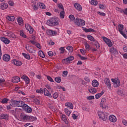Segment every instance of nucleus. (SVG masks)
I'll use <instances>...</instances> for the list:
<instances>
[{
    "instance_id": "nucleus-59",
    "label": "nucleus",
    "mask_w": 127,
    "mask_h": 127,
    "mask_svg": "<svg viewBox=\"0 0 127 127\" xmlns=\"http://www.w3.org/2000/svg\"><path fill=\"white\" fill-rule=\"evenodd\" d=\"M35 45L37 48H39V49H41V46H40V44H39V43H36Z\"/></svg>"
},
{
    "instance_id": "nucleus-57",
    "label": "nucleus",
    "mask_w": 127,
    "mask_h": 127,
    "mask_svg": "<svg viewBox=\"0 0 127 127\" xmlns=\"http://www.w3.org/2000/svg\"><path fill=\"white\" fill-rule=\"evenodd\" d=\"M58 7L61 8L62 10H64V7H63V4L62 3H60L58 4Z\"/></svg>"
},
{
    "instance_id": "nucleus-26",
    "label": "nucleus",
    "mask_w": 127,
    "mask_h": 127,
    "mask_svg": "<svg viewBox=\"0 0 127 127\" xmlns=\"http://www.w3.org/2000/svg\"><path fill=\"white\" fill-rule=\"evenodd\" d=\"M62 120L64 121V122H65L66 125H67L68 122L67 121V119H66V115H63L62 116Z\"/></svg>"
},
{
    "instance_id": "nucleus-24",
    "label": "nucleus",
    "mask_w": 127,
    "mask_h": 127,
    "mask_svg": "<svg viewBox=\"0 0 127 127\" xmlns=\"http://www.w3.org/2000/svg\"><path fill=\"white\" fill-rule=\"evenodd\" d=\"M92 85L93 87H98L99 86V82H98V80L94 79L92 82Z\"/></svg>"
},
{
    "instance_id": "nucleus-9",
    "label": "nucleus",
    "mask_w": 127,
    "mask_h": 127,
    "mask_svg": "<svg viewBox=\"0 0 127 127\" xmlns=\"http://www.w3.org/2000/svg\"><path fill=\"white\" fill-rule=\"evenodd\" d=\"M25 27L26 29L28 30V31L29 32V33H30V34H32V33H33V28H32V27H31V26L29 25V24H26L25 25Z\"/></svg>"
},
{
    "instance_id": "nucleus-12",
    "label": "nucleus",
    "mask_w": 127,
    "mask_h": 127,
    "mask_svg": "<svg viewBox=\"0 0 127 127\" xmlns=\"http://www.w3.org/2000/svg\"><path fill=\"white\" fill-rule=\"evenodd\" d=\"M106 100L105 98H102L100 103V107H102V109H106L107 106H106Z\"/></svg>"
},
{
    "instance_id": "nucleus-56",
    "label": "nucleus",
    "mask_w": 127,
    "mask_h": 127,
    "mask_svg": "<svg viewBox=\"0 0 127 127\" xmlns=\"http://www.w3.org/2000/svg\"><path fill=\"white\" fill-rule=\"evenodd\" d=\"M97 13L99 14V15H101V16H106V13L104 12H101L100 11H98Z\"/></svg>"
},
{
    "instance_id": "nucleus-61",
    "label": "nucleus",
    "mask_w": 127,
    "mask_h": 127,
    "mask_svg": "<svg viewBox=\"0 0 127 127\" xmlns=\"http://www.w3.org/2000/svg\"><path fill=\"white\" fill-rule=\"evenodd\" d=\"M8 3L9 5H10V6H13V4H14V3L13 2V1L11 0L9 1Z\"/></svg>"
},
{
    "instance_id": "nucleus-27",
    "label": "nucleus",
    "mask_w": 127,
    "mask_h": 127,
    "mask_svg": "<svg viewBox=\"0 0 127 127\" xmlns=\"http://www.w3.org/2000/svg\"><path fill=\"white\" fill-rule=\"evenodd\" d=\"M87 38L88 40H90V41H93L94 42L96 41L95 38H94V37H93L92 35H88L87 36Z\"/></svg>"
},
{
    "instance_id": "nucleus-7",
    "label": "nucleus",
    "mask_w": 127,
    "mask_h": 127,
    "mask_svg": "<svg viewBox=\"0 0 127 127\" xmlns=\"http://www.w3.org/2000/svg\"><path fill=\"white\" fill-rule=\"evenodd\" d=\"M73 60H74V57L73 56H70L66 59L63 60L62 62L64 64H68V63H70V62L73 61Z\"/></svg>"
},
{
    "instance_id": "nucleus-39",
    "label": "nucleus",
    "mask_w": 127,
    "mask_h": 127,
    "mask_svg": "<svg viewBox=\"0 0 127 127\" xmlns=\"http://www.w3.org/2000/svg\"><path fill=\"white\" fill-rule=\"evenodd\" d=\"M55 81L57 82V83H61L62 79L61 77H57L55 78Z\"/></svg>"
},
{
    "instance_id": "nucleus-15",
    "label": "nucleus",
    "mask_w": 127,
    "mask_h": 127,
    "mask_svg": "<svg viewBox=\"0 0 127 127\" xmlns=\"http://www.w3.org/2000/svg\"><path fill=\"white\" fill-rule=\"evenodd\" d=\"M44 94L46 97H49V98H52V95L49 93V91L46 88L44 89Z\"/></svg>"
},
{
    "instance_id": "nucleus-33",
    "label": "nucleus",
    "mask_w": 127,
    "mask_h": 127,
    "mask_svg": "<svg viewBox=\"0 0 127 127\" xmlns=\"http://www.w3.org/2000/svg\"><path fill=\"white\" fill-rule=\"evenodd\" d=\"M39 55L42 58H44V57H45V55L44 54V53H43L42 51H39Z\"/></svg>"
},
{
    "instance_id": "nucleus-5",
    "label": "nucleus",
    "mask_w": 127,
    "mask_h": 127,
    "mask_svg": "<svg viewBox=\"0 0 127 127\" xmlns=\"http://www.w3.org/2000/svg\"><path fill=\"white\" fill-rule=\"evenodd\" d=\"M111 81L114 83V88H119V87L121 86V81H120V79H116L115 78H112Z\"/></svg>"
},
{
    "instance_id": "nucleus-4",
    "label": "nucleus",
    "mask_w": 127,
    "mask_h": 127,
    "mask_svg": "<svg viewBox=\"0 0 127 127\" xmlns=\"http://www.w3.org/2000/svg\"><path fill=\"white\" fill-rule=\"evenodd\" d=\"M22 108L24 109L25 113H27L28 114H31L32 113V108L31 107L28 106L27 104H25V103L24 102Z\"/></svg>"
},
{
    "instance_id": "nucleus-43",
    "label": "nucleus",
    "mask_w": 127,
    "mask_h": 127,
    "mask_svg": "<svg viewBox=\"0 0 127 127\" xmlns=\"http://www.w3.org/2000/svg\"><path fill=\"white\" fill-rule=\"evenodd\" d=\"M20 36H22V37H23L24 38H26V36L25 34H24V33H23V31H20Z\"/></svg>"
},
{
    "instance_id": "nucleus-49",
    "label": "nucleus",
    "mask_w": 127,
    "mask_h": 127,
    "mask_svg": "<svg viewBox=\"0 0 127 127\" xmlns=\"http://www.w3.org/2000/svg\"><path fill=\"white\" fill-rule=\"evenodd\" d=\"M124 29V25L119 24V31H121V30H123Z\"/></svg>"
},
{
    "instance_id": "nucleus-62",
    "label": "nucleus",
    "mask_w": 127,
    "mask_h": 127,
    "mask_svg": "<svg viewBox=\"0 0 127 127\" xmlns=\"http://www.w3.org/2000/svg\"><path fill=\"white\" fill-rule=\"evenodd\" d=\"M72 118H73V120H77V118H78V116H76L75 114H73L72 115Z\"/></svg>"
},
{
    "instance_id": "nucleus-6",
    "label": "nucleus",
    "mask_w": 127,
    "mask_h": 127,
    "mask_svg": "<svg viewBox=\"0 0 127 127\" xmlns=\"http://www.w3.org/2000/svg\"><path fill=\"white\" fill-rule=\"evenodd\" d=\"M98 115L99 119H101L102 120V121L105 122L107 119H108V116L105 115V113H104L103 112L99 111L98 112Z\"/></svg>"
},
{
    "instance_id": "nucleus-1",
    "label": "nucleus",
    "mask_w": 127,
    "mask_h": 127,
    "mask_svg": "<svg viewBox=\"0 0 127 127\" xmlns=\"http://www.w3.org/2000/svg\"><path fill=\"white\" fill-rule=\"evenodd\" d=\"M59 19L56 17H52L47 21V24L49 26L59 25Z\"/></svg>"
},
{
    "instance_id": "nucleus-40",
    "label": "nucleus",
    "mask_w": 127,
    "mask_h": 127,
    "mask_svg": "<svg viewBox=\"0 0 127 127\" xmlns=\"http://www.w3.org/2000/svg\"><path fill=\"white\" fill-rule=\"evenodd\" d=\"M66 49L69 51V52H70V53H72V52H73V47L72 46L67 47Z\"/></svg>"
},
{
    "instance_id": "nucleus-44",
    "label": "nucleus",
    "mask_w": 127,
    "mask_h": 127,
    "mask_svg": "<svg viewBox=\"0 0 127 127\" xmlns=\"http://www.w3.org/2000/svg\"><path fill=\"white\" fill-rule=\"evenodd\" d=\"M59 96V94H58V93L55 92L53 95V97L54 99H57Z\"/></svg>"
},
{
    "instance_id": "nucleus-58",
    "label": "nucleus",
    "mask_w": 127,
    "mask_h": 127,
    "mask_svg": "<svg viewBox=\"0 0 127 127\" xmlns=\"http://www.w3.org/2000/svg\"><path fill=\"white\" fill-rule=\"evenodd\" d=\"M87 32H96V31L92 28L87 29Z\"/></svg>"
},
{
    "instance_id": "nucleus-3",
    "label": "nucleus",
    "mask_w": 127,
    "mask_h": 127,
    "mask_svg": "<svg viewBox=\"0 0 127 127\" xmlns=\"http://www.w3.org/2000/svg\"><path fill=\"white\" fill-rule=\"evenodd\" d=\"M74 22L76 25H77V26H79V27H82V26H84V25L86 24V22L85 20L82 19H79L78 18H76L74 20Z\"/></svg>"
},
{
    "instance_id": "nucleus-47",
    "label": "nucleus",
    "mask_w": 127,
    "mask_h": 127,
    "mask_svg": "<svg viewBox=\"0 0 127 127\" xmlns=\"http://www.w3.org/2000/svg\"><path fill=\"white\" fill-rule=\"evenodd\" d=\"M77 56H78V57H80L81 60H87V58L86 57H84L82 56H81V55L80 54H78Z\"/></svg>"
},
{
    "instance_id": "nucleus-13",
    "label": "nucleus",
    "mask_w": 127,
    "mask_h": 127,
    "mask_svg": "<svg viewBox=\"0 0 127 127\" xmlns=\"http://www.w3.org/2000/svg\"><path fill=\"white\" fill-rule=\"evenodd\" d=\"M0 40L5 44H9L10 43V40L5 37H0Z\"/></svg>"
},
{
    "instance_id": "nucleus-38",
    "label": "nucleus",
    "mask_w": 127,
    "mask_h": 127,
    "mask_svg": "<svg viewBox=\"0 0 127 127\" xmlns=\"http://www.w3.org/2000/svg\"><path fill=\"white\" fill-rule=\"evenodd\" d=\"M29 120L30 122H34V121H36L37 119L33 116H29Z\"/></svg>"
},
{
    "instance_id": "nucleus-22",
    "label": "nucleus",
    "mask_w": 127,
    "mask_h": 127,
    "mask_svg": "<svg viewBox=\"0 0 127 127\" xmlns=\"http://www.w3.org/2000/svg\"><path fill=\"white\" fill-rule=\"evenodd\" d=\"M21 117H22V120H23V121H28V120H29V116L28 115H24L21 113Z\"/></svg>"
},
{
    "instance_id": "nucleus-63",
    "label": "nucleus",
    "mask_w": 127,
    "mask_h": 127,
    "mask_svg": "<svg viewBox=\"0 0 127 127\" xmlns=\"http://www.w3.org/2000/svg\"><path fill=\"white\" fill-rule=\"evenodd\" d=\"M48 54L49 56L52 57L53 56V52L52 51H49L48 52Z\"/></svg>"
},
{
    "instance_id": "nucleus-11",
    "label": "nucleus",
    "mask_w": 127,
    "mask_h": 127,
    "mask_svg": "<svg viewBox=\"0 0 127 127\" xmlns=\"http://www.w3.org/2000/svg\"><path fill=\"white\" fill-rule=\"evenodd\" d=\"M105 84L107 85V87L109 88V89H112V86L111 85V81L109 78H105L104 79Z\"/></svg>"
},
{
    "instance_id": "nucleus-2",
    "label": "nucleus",
    "mask_w": 127,
    "mask_h": 127,
    "mask_svg": "<svg viewBox=\"0 0 127 127\" xmlns=\"http://www.w3.org/2000/svg\"><path fill=\"white\" fill-rule=\"evenodd\" d=\"M23 104H24V102L22 101H17L13 99H11L10 102V105L11 107H22Z\"/></svg>"
},
{
    "instance_id": "nucleus-50",
    "label": "nucleus",
    "mask_w": 127,
    "mask_h": 127,
    "mask_svg": "<svg viewBox=\"0 0 127 127\" xmlns=\"http://www.w3.org/2000/svg\"><path fill=\"white\" fill-rule=\"evenodd\" d=\"M28 52L29 53H35L36 50H34V49H29Z\"/></svg>"
},
{
    "instance_id": "nucleus-31",
    "label": "nucleus",
    "mask_w": 127,
    "mask_h": 127,
    "mask_svg": "<svg viewBox=\"0 0 127 127\" xmlns=\"http://www.w3.org/2000/svg\"><path fill=\"white\" fill-rule=\"evenodd\" d=\"M22 55H23V56H24V57H25L26 59H27L28 60H29L30 59V56H29V55L28 54L23 53H22Z\"/></svg>"
},
{
    "instance_id": "nucleus-36",
    "label": "nucleus",
    "mask_w": 127,
    "mask_h": 127,
    "mask_svg": "<svg viewBox=\"0 0 127 127\" xmlns=\"http://www.w3.org/2000/svg\"><path fill=\"white\" fill-rule=\"evenodd\" d=\"M88 91H89V92L90 93H91L92 94H95V93H96V89H95L93 87H91V88L89 89L88 90Z\"/></svg>"
},
{
    "instance_id": "nucleus-17",
    "label": "nucleus",
    "mask_w": 127,
    "mask_h": 127,
    "mask_svg": "<svg viewBox=\"0 0 127 127\" xmlns=\"http://www.w3.org/2000/svg\"><path fill=\"white\" fill-rule=\"evenodd\" d=\"M74 6L76 9L78 10V11H81V10H82V6L80 4L78 3H75L74 4Z\"/></svg>"
},
{
    "instance_id": "nucleus-60",
    "label": "nucleus",
    "mask_w": 127,
    "mask_h": 127,
    "mask_svg": "<svg viewBox=\"0 0 127 127\" xmlns=\"http://www.w3.org/2000/svg\"><path fill=\"white\" fill-rule=\"evenodd\" d=\"M85 48L86 49H90V45H89L88 43H85Z\"/></svg>"
},
{
    "instance_id": "nucleus-23",
    "label": "nucleus",
    "mask_w": 127,
    "mask_h": 127,
    "mask_svg": "<svg viewBox=\"0 0 127 127\" xmlns=\"http://www.w3.org/2000/svg\"><path fill=\"white\" fill-rule=\"evenodd\" d=\"M12 82L13 83H18V82H20V78L18 76H15L12 79Z\"/></svg>"
},
{
    "instance_id": "nucleus-18",
    "label": "nucleus",
    "mask_w": 127,
    "mask_h": 127,
    "mask_svg": "<svg viewBox=\"0 0 127 127\" xmlns=\"http://www.w3.org/2000/svg\"><path fill=\"white\" fill-rule=\"evenodd\" d=\"M21 79H23V80H25L26 84H28L30 83V79L28 77L25 76V75H22L21 76Z\"/></svg>"
},
{
    "instance_id": "nucleus-34",
    "label": "nucleus",
    "mask_w": 127,
    "mask_h": 127,
    "mask_svg": "<svg viewBox=\"0 0 127 127\" xmlns=\"http://www.w3.org/2000/svg\"><path fill=\"white\" fill-rule=\"evenodd\" d=\"M65 47H62L59 49V50H60L61 52H60V54H64V53H65V51L66 50L64 49Z\"/></svg>"
},
{
    "instance_id": "nucleus-37",
    "label": "nucleus",
    "mask_w": 127,
    "mask_h": 127,
    "mask_svg": "<svg viewBox=\"0 0 127 127\" xmlns=\"http://www.w3.org/2000/svg\"><path fill=\"white\" fill-rule=\"evenodd\" d=\"M60 16L61 18H64V16H65V11H64V10H63L60 12Z\"/></svg>"
},
{
    "instance_id": "nucleus-16",
    "label": "nucleus",
    "mask_w": 127,
    "mask_h": 127,
    "mask_svg": "<svg viewBox=\"0 0 127 127\" xmlns=\"http://www.w3.org/2000/svg\"><path fill=\"white\" fill-rule=\"evenodd\" d=\"M8 7V4L5 3H2L0 4V8L2 10L6 9Z\"/></svg>"
},
{
    "instance_id": "nucleus-28",
    "label": "nucleus",
    "mask_w": 127,
    "mask_h": 127,
    "mask_svg": "<svg viewBox=\"0 0 127 127\" xmlns=\"http://www.w3.org/2000/svg\"><path fill=\"white\" fill-rule=\"evenodd\" d=\"M65 106H66V107H68V108H70V109H73V104L72 103H66L65 104Z\"/></svg>"
},
{
    "instance_id": "nucleus-45",
    "label": "nucleus",
    "mask_w": 127,
    "mask_h": 127,
    "mask_svg": "<svg viewBox=\"0 0 127 127\" xmlns=\"http://www.w3.org/2000/svg\"><path fill=\"white\" fill-rule=\"evenodd\" d=\"M94 42H95V45L96 48H97V49H99V48H100V44H99L98 41H97L96 40H95V41H94Z\"/></svg>"
},
{
    "instance_id": "nucleus-54",
    "label": "nucleus",
    "mask_w": 127,
    "mask_h": 127,
    "mask_svg": "<svg viewBox=\"0 0 127 127\" xmlns=\"http://www.w3.org/2000/svg\"><path fill=\"white\" fill-rule=\"evenodd\" d=\"M48 35H52V30H48L46 32Z\"/></svg>"
},
{
    "instance_id": "nucleus-19",
    "label": "nucleus",
    "mask_w": 127,
    "mask_h": 127,
    "mask_svg": "<svg viewBox=\"0 0 127 127\" xmlns=\"http://www.w3.org/2000/svg\"><path fill=\"white\" fill-rule=\"evenodd\" d=\"M0 120H8V115L6 114H1L0 116Z\"/></svg>"
},
{
    "instance_id": "nucleus-42",
    "label": "nucleus",
    "mask_w": 127,
    "mask_h": 127,
    "mask_svg": "<svg viewBox=\"0 0 127 127\" xmlns=\"http://www.w3.org/2000/svg\"><path fill=\"white\" fill-rule=\"evenodd\" d=\"M90 3L93 5H97L98 4V1L95 0H91Z\"/></svg>"
},
{
    "instance_id": "nucleus-35",
    "label": "nucleus",
    "mask_w": 127,
    "mask_h": 127,
    "mask_svg": "<svg viewBox=\"0 0 127 127\" xmlns=\"http://www.w3.org/2000/svg\"><path fill=\"white\" fill-rule=\"evenodd\" d=\"M117 94L119 96H125V94H124V91H123V90H118V91H117Z\"/></svg>"
},
{
    "instance_id": "nucleus-8",
    "label": "nucleus",
    "mask_w": 127,
    "mask_h": 127,
    "mask_svg": "<svg viewBox=\"0 0 127 127\" xmlns=\"http://www.w3.org/2000/svg\"><path fill=\"white\" fill-rule=\"evenodd\" d=\"M103 41H104L106 44H107L108 46L109 47H112L113 46V43H112V41H111V40L110 39H108L107 37H102Z\"/></svg>"
},
{
    "instance_id": "nucleus-25",
    "label": "nucleus",
    "mask_w": 127,
    "mask_h": 127,
    "mask_svg": "<svg viewBox=\"0 0 127 127\" xmlns=\"http://www.w3.org/2000/svg\"><path fill=\"white\" fill-rule=\"evenodd\" d=\"M6 18L9 20V21H14L15 18L13 16H7Z\"/></svg>"
},
{
    "instance_id": "nucleus-41",
    "label": "nucleus",
    "mask_w": 127,
    "mask_h": 127,
    "mask_svg": "<svg viewBox=\"0 0 127 127\" xmlns=\"http://www.w3.org/2000/svg\"><path fill=\"white\" fill-rule=\"evenodd\" d=\"M9 100L7 98H4L1 101L2 104H7V102H8Z\"/></svg>"
},
{
    "instance_id": "nucleus-51",
    "label": "nucleus",
    "mask_w": 127,
    "mask_h": 127,
    "mask_svg": "<svg viewBox=\"0 0 127 127\" xmlns=\"http://www.w3.org/2000/svg\"><path fill=\"white\" fill-rule=\"evenodd\" d=\"M47 78L48 79V80H49V81H50V82H54V80H53L52 77L49 75L47 76Z\"/></svg>"
},
{
    "instance_id": "nucleus-52",
    "label": "nucleus",
    "mask_w": 127,
    "mask_h": 127,
    "mask_svg": "<svg viewBox=\"0 0 127 127\" xmlns=\"http://www.w3.org/2000/svg\"><path fill=\"white\" fill-rule=\"evenodd\" d=\"M36 92L37 93H40L41 94H43V89L41 88L40 89H37Z\"/></svg>"
},
{
    "instance_id": "nucleus-29",
    "label": "nucleus",
    "mask_w": 127,
    "mask_h": 127,
    "mask_svg": "<svg viewBox=\"0 0 127 127\" xmlns=\"http://www.w3.org/2000/svg\"><path fill=\"white\" fill-rule=\"evenodd\" d=\"M38 5H39L40 8H41L42 9H45V4H44V3H41V2H39L38 3Z\"/></svg>"
},
{
    "instance_id": "nucleus-10",
    "label": "nucleus",
    "mask_w": 127,
    "mask_h": 127,
    "mask_svg": "<svg viewBox=\"0 0 127 127\" xmlns=\"http://www.w3.org/2000/svg\"><path fill=\"white\" fill-rule=\"evenodd\" d=\"M11 63L14 64V65H16V66H21V65H22V63H21V62L15 59L12 60Z\"/></svg>"
},
{
    "instance_id": "nucleus-32",
    "label": "nucleus",
    "mask_w": 127,
    "mask_h": 127,
    "mask_svg": "<svg viewBox=\"0 0 127 127\" xmlns=\"http://www.w3.org/2000/svg\"><path fill=\"white\" fill-rule=\"evenodd\" d=\"M17 21H18L19 25H21L22 24V23H23V20L22 19V18H21L20 17H19L18 18Z\"/></svg>"
},
{
    "instance_id": "nucleus-64",
    "label": "nucleus",
    "mask_w": 127,
    "mask_h": 127,
    "mask_svg": "<svg viewBox=\"0 0 127 127\" xmlns=\"http://www.w3.org/2000/svg\"><path fill=\"white\" fill-rule=\"evenodd\" d=\"M123 13H124V14L127 15V8H126L124 10H123Z\"/></svg>"
},
{
    "instance_id": "nucleus-30",
    "label": "nucleus",
    "mask_w": 127,
    "mask_h": 127,
    "mask_svg": "<svg viewBox=\"0 0 127 127\" xmlns=\"http://www.w3.org/2000/svg\"><path fill=\"white\" fill-rule=\"evenodd\" d=\"M110 52L112 53H114V54H118V51L114 48H111L110 49Z\"/></svg>"
},
{
    "instance_id": "nucleus-14",
    "label": "nucleus",
    "mask_w": 127,
    "mask_h": 127,
    "mask_svg": "<svg viewBox=\"0 0 127 127\" xmlns=\"http://www.w3.org/2000/svg\"><path fill=\"white\" fill-rule=\"evenodd\" d=\"M3 60L5 62H8L10 60V56L9 55L5 54L3 56Z\"/></svg>"
},
{
    "instance_id": "nucleus-21",
    "label": "nucleus",
    "mask_w": 127,
    "mask_h": 127,
    "mask_svg": "<svg viewBox=\"0 0 127 127\" xmlns=\"http://www.w3.org/2000/svg\"><path fill=\"white\" fill-rule=\"evenodd\" d=\"M109 120L110 122H112V123H116L117 122V118L114 115H111L109 116Z\"/></svg>"
},
{
    "instance_id": "nucleus-46",
    "label": "nucleus",
    "mask_w": 127,
    "mask_h": 127,
    "mask_svg": "<svg viewBox=\"0 0 127 127\" xmlns=\"http://www.w3.org/2000/svg\"><path fill=\"white\" fill-rule=\"evenodd\" d=\"M116 9V10H118V11L120 12L121 13H123V12H124V9H123L121 8H120L119 7H117Z\"/></svg>"
},
{
    "instance_id": "nucleus-20",
    "label": "nucleus",
    "mask_w": 127,
    "mask_h": 127,
    "mask_svg": "<svg viewBox=\"0 0 127 127\" xmlns=\"http://www.w3.org/2000/svg\"><path fill=\"white\" fill-rule=\"evenodd\" d=\"M104 93H105V91L103 90L101 91V93H99L96 95H95V98L97 99H99V98H101V97H102V96H103V95H104Z\"/></svg>"
},
{
    "instance_id": "nucleus-48",
    "label": "nucleus",
    "mask_w": 127,
    "mask_h": 127,
    "mask_svg": "<svg viewBox=\"0 0 127 127\" xmlns=\"http://www.w3.org/2000/svg\"><path fill=\"white\" fill-rule=\"evenodd\" d=\"M69 18L70 19V20H71L72 21H73V20H74L75 21V16H74L73 15L71 14V15H70L69 16H68Z\"/></svg>"
},
{
    "instance_id": "nucleus-55",
    "label": "nucleus",
    "mask_w": 127,
    "mask_h": 127,
    "mask_svg": "<svg viewBox=\"0 0 127 127\" xmlns=\"http://www.w3.org/2000/svg\"><path fill=\"white\" fill-rule=\"evenodd\" d=\"M87 100H95L94 96H89L87 97Z\"/></svg>"
},
{
    "instance_id": "nucleus-53",
    "label": "nucleus",
    "mask_w": 127,
    "mask_h": 127,
    "mask_svg": "<svg viewBox=\"0 0 127 127\" xmlns=\"http://www.w3.org/2000/svg\"><path fill=\"white\" fill-rule=\"evenodd\" d=\"M34 103L37 105H40V101L39 100L36 99L34 100Z\"/></svg>"
}]
</instances>
